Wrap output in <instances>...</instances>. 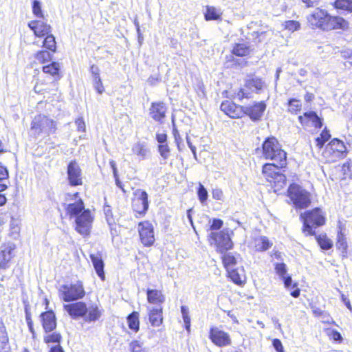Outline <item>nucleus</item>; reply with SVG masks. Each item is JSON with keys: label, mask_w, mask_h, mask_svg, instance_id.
<instances>
[{"label": "nucleus", "mask_w": 352, "mask_h": 352, "mask_svg": "<svg viewBox=\"0 0 352 352\" xmlns=\"http://www.w3.org/2000/svg\"><path fill=\"white\" fill-rule=\"evenodd\" d=\"M210 238L215 243L217 251L221 253L232 248L233 244L227 230H222L219 232H212L210 234Z\"/></svg>", "instance_id": "8"}, {"label": "nucleus", "mask_w": 352, "mask_h": 352, "mask_svg": "<svg viewBox=\"0 0 352 352\" xmlns=\"http://www.w3.org/2000/svg\"><path fill=\"white\" fill-rule=\"evenodd\" d=\"M132 151L138 157L139 160H144L149 153L146 144L141 142H138L133 145Z\"/></svg>", "instance_id": "27"}, {"label": "nucleus", "mask_w": 352, "mask_h": 352, "mask_svg": "<svg viewBox=\"0 0 352 352\" xmlns=\"http://www.w3.org/2000/svg\"><path fill=\"white\" fill-rule=\"evenodd\" d=\"M327 334L330 339H332L334 341H341L342 339L341 334L338 331L333 329H328Z\"/></svg>", "instance_id": "54"}, {"label": "nucleus", "mask_w": 352, "mask_h": 352, "mask_svg": "<svg viewBox=\"0 0 352 352\" xmlns=\"http://www.w3.org/2000/svg\"><path fill=\"white\" fill-rule=\"evenodd\" d=\"M331 135L326 129H324L322 133H320V136L316 138L315 141L316 143V146L318 147V148H321L324 143L329 140L330 138Z\"/></svg>", "instance_id": "39"}, {"label": "nucleus", "mask_w": 352, "mask_h": 352, "mask_svg": "<svg viewBox=\"0 0 352 352\" xmlns=\"http://www.w3.org/2000/svg\"><path fill=\"white\" fill-rule=\"evenodd\" d=\"M42 69L43 73L50 75L53 78L54 81L60 78L59 74L60 65L57 62H52L47 65H44Z\"/></svg>", "instance_id": "25"}, {"label": "nucleus", "mask_w": 352, "mask_h": 352, "mask_svg": "<svg viewBox=\"0 0 352 352\" xmlns=\"http://www.w3.org/2000/svg\"><path fill=\"white\" fill-rule=\"evenodd\" d=\"M245 87L249 89H254L257 93H260L265 87V83L258 77H253L245 81Z\"/></svg>", "instance_id": "30"}, {"label": "nucleus", "mask_w": 352, "mask_h": 352, "mask_svg": "<svg viewBox=\"0 0 352 352\" xmlns=\"http://www.w3.org/2000/svg\"><path fill=\"white\" fill-rule=\"evenodd\" d=\"M197 196L199 201L204 204L208 199V194L206 188L199 183L197 188Z\"/></svg>", "instance_id": "41"}, {"label": "nucleus", "mask_w": 352, "mask_h": 352, "mask_svg": "<svg viewBox=\"0 0 352 352\" xmlns=\"http://www.w3.org/2000/svg\"><path fill=\"white\" fill-rule=\"evenodd\" d=\"M128 324L129 327L135 331H138L139 330V318H138V312H133L131 314H130L128 318Z\"/></svg>", "instance_id": "34"}, {"label": "nucleus", "mask_w": 352, "mask_h": 352, "mask_svg": "<svg viewBox=\"0 0 352 352\" xmlns=\"http://www.w3.org/2000/svg\"><path fill=\"white\" fill-rule=\"evenodd\" d=\"M287 192L288 197L293 202L296 208H305L309 206L311 195L299 185L296 184H291Z\"/></svg>", "instance_id": "5"}, {"label": "nucleus", "mask_w": 352, "mask_h": 352, "mask_svg": "<svg viewBox=\"0 0 352 352\" xmlns=\"http://www.w3.org/2000/svg\"><path fill=\"white\" fill-rule=\"evenodd\" d=\"M134 198L132 201L133 210L138 214H144L148 208V195L141 189L134 192Z\"/></svg>", "instance_id": "9"}, {"label": "nucleus", "mask_w": 352, "mask_h": 352, "mask_svg": "<svg viewBox=\"0 0 352 352\" xmlns=\"http://www.w3.org/2000/svg\"><path fill=\"white\" fill-rule=\"evenodd\" d=\"M63 308L74 319L85 317L88 311L86 303L82 301L64 305Z\"/></svg>", "instance_id": "12"}, {"label": "nucleus", "mask_w": 352, "mask_h": 352, "mask_svg": "<svg viewBox=\"0 0 352 352\" xmlns=\"http://www.w3.org/2000/svg\"><path fill=\"white\" fill-rule=\"evenodd\" d=\"M327 14L324 10L317 8L308 16L307 19L312 26L323 30Z\"/></svg>", "instance_id": "19"}, {"label": "nucleus", "mask_w": 352, "mask_h": 352, "mask_svg": "<svg viewBox=\"0 0 352 352\" xmlns=\"http://www.w3.org/2000/svg\"><path fill=\"white\" fill-rule=\"evenodd\" d=\"M244 107L237 106L230 101L223 102L221 104V110L232 118H238L243 113Z\"/></svg>", "instance_id": "18"}, {"label": "nucleus", "mask_w": 352, "mask_h": 352, "mask_svg": "<svg viewBox=\"0 0 352 352\" xmlns=\"http://www.w3.org/2000/svg\"><path fill=\"white\" fill-rule=\"evenodd\" d=\"M36 58L41 63L50 61L52 59V54L50 52L46 50H41L36 54Z\"/></svg>", "instance_id": "44"}, {"label": "nucleus", "mask_w": 352, "mask_h": 352, "mask_svg": "<svg viewBox=\"0 0 352 352\" xmlns=\"http://www.w3.org/2000/svg\"><path fill=\"white\" fill-rule=\"evenodd\" d=\"M90 72L93 76V80L96 79V77H100V69L98 67L93 65L90 68Z\"/></svg>", "instance_id": "63"}, {"label": "nucleus", "mask_w": 352, "mask_h": 352, "mask_svg": "<svg viewBox=\"0 0 352 352\" xmlns=\"http://www.w3.org/2000/svg\"><path fill=\"white\" fill-rule=\"evenodd\" d=\"M317 241L320 248L323 250H329L333 245L331 240L325 235H319L317 237Z\"/></svg>", "instance_id": "40"}, {"label": "nucleus", "mask_w": 352, "mask_h": 352, "mask_svg": "<svg viewBox=\"0 0 352 352\" xmlns=\"http://www.w3.org/2000/svg\"><path fill=\"white\" fill-rule=\"evenodd\" d=\"M10 229L12 230L13 233L19 232V223H18L17 220L12 218V219L10 221Z\"/></svg>", "instance_id": "61"}, {"label": "nucleus", "mask_w": 352, "mask_h": 352, "mask_svg": "<svg viewBox=\"0 0 352 352\" xmlns=\"http://www.w3.org/2000/svg\"><path fill=\"white\" fill-rule=\"evenodd\" d=\"M289 111L291 113H297L301 109V102L300 100L296 99H291L289 102Z\"/></svg>", "instance_id": "45"}, {"label": "nucleus", "mask_w": 352, "mask_h": 352, "mask_svg": "<svg viewBox=\"0 0 352 352\" xmlns=\"http://www.w3.org/2000/svg\"><path fill=\"white\" fill-rule=\"evenodd\" d=\"M337 246L342 251H345L347 248V243L346 239L343 236H338Z\"/></svg>", "instance_id": "57"}, {"label": "nucleus", "mask_w": 352, "mask_h": 352, "mask_svg": "<svg viewBox=\"0 0 352 352\" xmlns=\"http://www.w3.org/2000/svg\"><path fill=\"white\" fill-rule=\"evenodd\" d=\"M263 155L265 159L274 162L265 164L262 173L271 184L274 191L277 192L286 184V177L280 172V169L286 165V153L281 148L277 139L270 137L263 143Z\"/></svg>", "instance_id": "1"}, {"label": "nucleus", "mask_w": 352, "mask_h": 352, "mask_svg": "<svg viewBox=\"0 0 352 352\" xmlns=\"http://www.w3.org/2000/svg\"><path fill=\"white\" fill-rule=\"evenodd\" d=\"M94 86L98 94H101L104 91V87L102 85L101 79L100 77H96V79L94 80Z\"/></svg>", "instance_id": "55"}, {"label": "nucleus", "mask_w": 352, "mask_h": 352, "mask_svg": "<svg viewBox=\"0 0 352 352\" xmlns=\"http://www.w3.org/2000/svg\"><path fill=\"white\" fill-rule=\"evenodd\" d=\"M303 221V232L309 235H314V228L320 226L324 223L325 219L320 208L308 210L300 214Z\"/></svg>", "instance_id": "4"}, {"label": "nucleus", "mask_w": 352, "mask_h": 352, "mask_svg": "<svg viewBox=\"0 0 352 352\" xmlns=\"http://www.w3.org/2000/svg\"><path fill=\"white\" fill-rule=\"evenodd\" d=\"M209 337L215 345L220 347L228 346L231 344V338L229 334L217 327L210 328Z\"/></svg>", "instance_id": "11"}, {"label": "nucleus", "mask_w": 352, "mask_h": 352, "mask_svg": "<svg viewBox=\"0 0 352 352\" xmlns=\"http://www.w3.org/2000/svg\"><path fill=\"white\" fill-rule=\"evenodd\" d=\"M221 13L214 7L208 6L206 12L205 14V18L207 21L217 20L220 18Z\"/></svg>", "instance_id": "36"}, {"label": "nucleus", "mask_w": 352, "mask_h": 352, "mask_svg": "<svg viewBox=\"0 0 352 352\" xmlns=\"http://www.w3.org/2000/svg\"><path fill=\"white\" fill-rule=\"evenodd\" d=\"M59 297L65 302L82 299L85 296L83 284L77 281L71 285H63L58 289Z\"/></svg>", "instance_id": "6"}, {"label": "nucleus", "mask_w": 352, "mask_h": 352, "mask_svg": "<svg viewBox=\"0 0 352 352\" xmlns=\"http://www.w3.org/2000/svg\"><path fill=\"white\" fill-rule=\"evenodd\" d=\"M228 276L236 284L240 285L244 282L245 275L242 269L234 268L227 271Z\"/></svg>", "instance_id": "31"}, {"label": "nucleus", "mask_w": 352, "mask_h": 352, "mask_svg": "<svg viewBox=\"0 0 352 352\" xmlns=\"http://www.w3.org/2000/svg\"><path fill=\"white\" fill-rule=\"evenodd\" d=\"M102 316V310L97 305L93 304L88 307V311L85 316L86 322H91L98 320Z\"/></svg>", "instance_id": "29"}, {"label": "nucleus", "mask_w": 352, "mask_h": 352, "mask_svg": "<svg viewBox=\"0 0 352 352\" xmlns=\"http://www.w3.org/2000/svg\"><path fill=\"white\" fill-rule=\"evenodd\" d=\"M158 151L160 155L164 159L166 160L168 158L170 155V148L166 143L161 144L158 146Z\"/></svg>", "instance_id": "47"}, {"label": "nucleus", "mask_w": 352, "mask_h": 352, "mask_svg": "<svg viewBox=\"0 0 352 352\" xmlns=\"http://www.w3.org/2000/svg\"><path fill=\"white\" fill-rule=\"evenodd\" d=\"M65 200V210L69 219H74L76 230L80 234H87L89 232L93 218L89 209H85L84 203L78 196V192L67 194Z\"/></svg>", "instance_id": "2"}, {"label": "nucleus", "mask_w": 352, "mask_h": 352, "mask_svg": "<svg viewBox=\"0 0 352 352\" xmlns=\"http://www.w3.org/2000/svg\"><path fill=\"white\" fill-rule=\"evenodd\" d=\"M266 109V104L263 101L256 102L253 105L246 106L243 108V113L248 116L253 121L261 120Z\"/></svg>", "instance_id": "14"}, {"label": "nucleus", "mask_w": 352, "mask_h": 352, "mask_svg": "<svg viewBox=\"0 0 352 352\" xmlns=\"http://www.w3.org/2000/svg\"><path fill=\"white\" fill-rule=\"evenodd\" d=\"M10 346L9 345V341H4V342H0V352H10Z\"/></svg>", "instance_id": "62"}, {"label": "nucleus", "mask_w": 352, "mask_h": 352, "mask_svg": "<svg viewBox=\"0 0 352 352\" xmlns=\"http://www.w3.org/2000/svg\"><path fill=\"white\" fill-rule=\"evenodd\" d=\"M272 344L277 352H284V349L282 342L279 339H274L272 341Z\"/></svg>", "instance_id": "58"}, {"label": "nucleus", "mask_w": 352, "mask_h": 352, "mask_svg": "<svg viewBox=\"0 0 352 352\" xmlns=\"http://www.w3.org/2000/svg\"><path fill=\"white\" fill-rule=\"evenodd\" d=\"M149 321L153 327H159L162 323V308H148Z\"/></svg>", "instance_id": "26"}, {"label": "nucleus", "mask_w": 352, "mask_h": 352, "mask_svg": "<svg viewBox=\"0 0 352 352\" xmlns=\"http://www.w3.org/2000/svg\"><path fill=\"white\" fill-rule=\"evenodd\" d=\"M346 153L344 142L338 139L332 140L325 147L323 155L329 162L336 161Z\"/></svg>", "instance_id": "7"}, {"label": "nucleus", "mask_w": 352, "mask_h": 352, "mask_svg": "<svg viewBox=\"0 0 352 352\" xmlns=\"http://www.w3.org/2000/svg\"><path fill=\"white\" fill-rule=\"evenodd\" d=\"M104 213L106 215L107 221L109 225H112L115 223L114 219L113 218L112 212L109 208V206H106L104 208Z\"/></svg>", "instance_id": "56"}, {"label": "nucleus", "mask_w": 352, "mask_h": 352, "mask_svg": "<svg viewBox=\"0 0 352 352\" xmlns=\"http://www.w3.org/2000/svg\"><path fill=\"white\" fill-rule=\"evenodd\" d=\"M40 317L45 332H50L56 328V316L52 311L43 312L41 314Z\"/></svg>", "instance_id": "20"}, {"label": "nucleus", "mask_w": 352, "mask_h": 352, "mask_svg": "<svg viewBox=\"0 0 352 352\" xmlns=\"http://www.w3.org/2000/svg\"><path fill=\"white\" fill-rule=\"evenodd\" d=\"M156 139L157 142L160 143V144H164L166 143L167 135L166 133H157Z\"/></svg>", "instance_id": "64"}, {"label": "nucleus", "mask_w": 352, "mask_h": 352, "mask_svg": "<svg viewBox=\"0 0 352 352\" xmlns=\"http://www.w3.org/2000/svg\"><path fill=\"white\" fill-rule=\"evenodd\" d=\"M212 198L215 200L221 201H224V194L223 190L220 188L216 187L212 188Z\"/></svg>", "instance_id": "50"}, {"label": "nucleus", "mask_w": 352, "mask_h": 352, "mask_svg": "<svg viewBox=\"0 0 352 352\" xmlns=\"http://www.w3.org/2000/svg\"><path fill=\"white\" fill-rule=\"evenodd\" d=\"M131 352H146L143 344L138 340L132 341L129 344Z\"/></svg>", "instance_id": "46"}, {"label": "nucleus", "mask_w": 352, "mask_h": 352, "mask_svg": "<svg viewBox=\"0 0 352 352\" xmlns=\"http://www.w3.org/2000/svg\"><path fill=\"white\" fill-rule=\"evenodd\" d=\"M275 270L276 274L280 277L284 278L287 273L286 265L283 263H276L275 265Z\"/></svg>", "instance_id": "51"}, {"label": "nucleus", "mask_w": 352, "mask_h": 352, "mask_svg": "<svg viewBox=\"0 0 352 352\" xmlns=\"http://www.w3.org/2000/svg\"><path fill=\"white\" fill-rule=\"evenodd\" d=\"M234 97L239 100L243 98H250L251 97V93L246 90L245 88H240L234 93Z\"/></svg>", "instance_id": "48"}, {"label": "nucleus", "mask_w": 352, "mask_h": 352, "mask_svg": "<svg viewBox=\"0 0 352 352\" xmlns=\"http://www.w3.org/2000/svg\"><path fill=\"white\" fill-rule=\"evenodd\" d=\"M90 258L96 274L102 280H104L105 275L104 272V262L102 261V256L99 254H91L90 255Z\"/></svg>", "instance_id": "23"}, {"label": "nucleus", "mask_w": 352, "mask_h": 352, "mask_svg": "<svg viewBox=\"0 0 352 352\" xmlns=\"http://www.w3.org/2000/svg\"><path fill=\"white\" fill-rule=\"evenodd\" d=\"M250 52V47L245 43L236 44L232 50V53L238 56H246Z\"/></svg>", "instance_id": "33"}, {"label": "nucleus", "mask_w": 352, "mask_h": 352, "mask_svg": "<svg viewBox=\"0 0 352 352\" xmlns=\"http://www.w3.org/2000/svg\"><path fill=\"white\" fill-rule=\"evenodd\" d=\"M4 341H9V338L5 325L0 322V342Z\"/></svg>", "instance_id": "53"}, {"label": "nucleus", "mask_w": 352, "mask_h": 352, "mask_svg": "<svg viewBox=\"0 0 352 352\" xmlns=\"http://www.w3.org/2000/svg\"><path fill=\"white\" fill-rule=\"evenodd\" d=\"M138 231L142 243L145 246H150L155 241L153 228L148 221L141 222L138 225Z\"/></svg>", "instance_id": "10"}, {"label": "nucleus", "mask_w": 352, "mask_h": 352, "mask_svg": "<svg viewBox=\"0 0 352 352\" xmlns=\"http://www.w3.org/2000/svg\"><path fill=\"white\" fill-rule=\"evenodd\" d=\"M56 130V122L45 115L36 116L31 123L30 132L35 138L48 136Z\"/></svg>", "instance_id": "3"}, {"label": "nucleus", "mask_w": 352, "mask_h": 352, "mask_svg": "<svg viewBox=\"0 0 352 352\" xmlns=\"http://www.w3.org/2000/svg\"><path fill=\"white\" fill-rule=\"evenodd\" d=\"M61 339V336L60 333L54 332L52 334L47 335L44 338V340L47 343L50 342H55L59 343Z\"/></svg>", "instance_id": "49"}, {"label": "nucleus", "mask_w": 352, "mask_h": 352, "mask_svg": "<svg viewBox=\"0 0 352 352\" xmlns=\"http://www.w3.org/2000/svg\"><path fill=\"white\" fill-rule=\"evenodd\" d=\"M75 123L77 126V129L78 131L85 132V123L82 119V118H78L76 120Z\"/></svg>", "instance_id": "60"}, {"label": "nucleus", "mask_w": 352, "mask_h": 352, "mask_svg": "<svg viewBox=\"0 0 352 352\" xmlns=\"http://www.w3.org/2000/svg\"><path fill=\"white\" fill-rule=\"evenodd\" d=\"M15 245L8 243L1 246L0 251V269L6 270L9 267V263L13 257V251Z\"/></svg>", "instance_id": "15"}, {"label": "nucleus", "mask_w": 352, "mask_h": 352, "mask_svg": "<svg viewBox=\"0 0 352 352\" xmlns=\"http://www.w3.org/2000/svg\"><path fill=\"white\" fill-rule=\"evenodd\" d=\"M28 27L36 36L43 37L51 32V26L41 20H33L28 23Z\"/></svg>", "instance_id": "17"}, {"label": "nucleus", "mask_w": 352, "mask_h": 352, "mask_svg": "<svg viewBox=\"0 0 352 352\" xmlns=\"http://www.w3.org/2000/svg\"><path fill=\"white\" fill-rule=\"evenodd\" d=\"M151 118L157 121L161 122L166 116V107L164 103L153 102L149 109Z\"/></svg>", "instance_id": "21"}, {"label": "nucleus", "mask_w": 352, "mask_h": 352, "mask_svg": "<svg viewBox=\"0 0 352 352\" xmlns=\"http://www.w3.org/2000/svg\"><path fill=\"white\" fill-rule=\"evenodd\" d=\"M335 7L337 9L352 12V0H336Z\"/></svg>", "instance_id": "38"}, {"label": "nucleus", "mask_w": 352, "mask_h": 352, "mask_svg": "<svg viewBox=\"0 0 352 352\" xmlns=\"http://www.w3.org/2000/svg\"><path fill=\"white\" fill-rule=\"evenodd\" d=\"M349 28V23L340 16H332L327 14L326 21L323 25V30H331L335 29L346 30Z\"/></svg>", "instance_id": "16"}, {"label": "nucleus", "mask_w": 352, "mask_h": 352, "mask_svg": "<svg viewBox=\"0 0 352 352\" xmlns=\"http://www.w3.org/2000/svg\"><path fill=\"white\" fill-rule=\"evenodd\" d=\"M251 245L256 251L263 252L268 250L272 243L265 236H258L253 239Z\"/></svg>", "instance_id": "22"}, {"label": "nucleus", "mask_w": 352, "mask_h": 352, "mask_svg": "<svg viewBox=\"0 0 352 352\" xmlns=\"http://www.w3.org/2000/svg\"><path fill=\"white\" fill-rule=\"evenodd\" d=\"M300 23L296 21H287L285 23V28L292 32H294L300 28Z\"/></svg>", "instance_id": "52"}, {"label": "nucleus", "mask_w": 352, "mask_h": 352, "mask_svg": "<svg viewBox=\"0 0 352 352\" xmlns=\"http://www.w3.org/2000/svg\"><path fill=\"white\" fill-rule=\"evenodd\" d=\"M148 302L152 304H162L165 301V297L162 292L157 289L147 290Z\"/></svg>", "instance_id": "28"}, {"label": "nucleus", "mask_w": 352, "mask_h": 352, "mask_svg": "<svg viewBox=\"0 0 352 352\" xmlns=\"http://www.w3.org/2000/svg\"><path fill=\"white\" fill-rule=\"evenodd\" d=\"M222 261L226 270L234 269L236 264V258L232 253H226L222 256Z\"/></svg>", "instance_id": "32"}, {"label": "nucleus", "mask_w": 352, "mask_h": 352, "mask_svg": "<svg viewBox=\"0 0 352 352\" xmlns=\"http://www.w3.org/2000/svg\"><path fill=\"white\" fill-rule=\"evenodd\" d=\"M56 44L54 36L52 34H47L43 43V47L54 52L56 49Z\"/></svg>", "instance_id": "37"}, {"label": "nucleus", "mask_w": 352, "mask_h": 352, "mask_svg": "<svg viewBox=\"0 0 352 352\" xmlns=\"http://www.w3.org/2000/svg\"><path fill=\"white\" fill-rule=\"evenodd\" d=\"M223 226V221L221 219H214L212 220V223L210 226V229L211 230H219Z\"/></svg>", "instance_id": "59"}, {"label": "nucleus", "mask_w": 352, "mask_h": 352, "mask_svg": "<svg viewBox=\"0 0 352 352\" xmlns=\"http://www.w3.org/2000/svg\"><path fill=\"white\" fill-rule=\"evenodd\" d=\"M8 172L5 166L0 164V192L7 188Z\"/></svg>", "instance_id": "35"}, {"label": "nucleus", "mask_w": 352, "mask_h": 352, "mask_svg": "<svg viewBox=\"0 0 352 352\" xmlns=\"http://www.w3.org/2000/svg\"><path fill=\"white\" fill-rule=\"evenodd\" d=\"M67 179L72 186L82 185V171L79 165L75 162H71L67 166Z\"/></svg>", "instance_id": "13"}, {"label": "nucleus", "mask_w": 352, "mask_h": 352, "mask_svg": "<svg viewBox=\"0 0 352 352\" xmlns=\"http://www.w3.org/2000/svg\"><path fill=\"white\" fill-rule=\"evenodd\" d=\"M32 12L35 16L40 19H44V14L41 9V2L38 0H34L32 3Z\"/></svg>", "instance_id": "42"}, {"label": "nucleus", "mask_w": 352, "mask_h": 352, "mask_svg": "<svg viewBox=\"0 0 352 352\" xmlns=\"http://www.w3.org/2000/svg\"><path fill=\"white\" fill-rule=\"evenodd\" d=\"M298 119L302 124L311 122L316 128H321L322 126L321 119L314 111L306 112L303 116H299Z\"/></svg>", "instance_id": "24"}, {"label": "nucleus", "mask_w": 352, "mask_h": 352, "mask_svg": "<svg viewBox=\"0 0 352 352\" xmlns=\"http://www.w3.org/2000/svg\"><path fill=\"white\" fill-rule=\"evenodd\" d=\"M181 312L182 314L184 322L185 324V327L186 330L189 331L190 327V318L189 316L188 308L184 305L182 306Z\"/></svg>", "instance_id": "43"}]
</instances>
